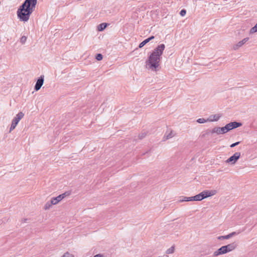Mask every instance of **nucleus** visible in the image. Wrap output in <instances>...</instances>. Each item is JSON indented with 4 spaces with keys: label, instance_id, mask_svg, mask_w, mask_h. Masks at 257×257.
<instances>
[{
    "label": "nucleus",
    "instance_id": "22",
    "mask_svg": "<svg viewBox=\"0 0 257 257\" xmlns=\"http://www.w3.org/2000/svg\"><path fill=\"white\" fill-rule=\"evenodd\" d=\"M173 137V135L172 134V132H171L167 136L164 137V138H165V139H164V140H168L170 138H172Z\"/></svg>",
    "mask_w": 257,
    "mask_h": 257
},
{
    "label": "nucleus",
    "instance_id": "28",
    "mask_svg": "<svg viewBox=\"0 0 257 257\" xmlns=\"http://www.w3.org/2000/svg\"><path fill=\"white\" fill-rule=\"evenodd\" d=\"M186 13V10L183 9V10H182L181 11V12H180V15H181V16H185V15Z\"/></svg>",
    "mask_w": 257,
    "mask_h": 257
},
{
    "label": "nucleus",
    "instance_id": "10",
    "mask_svg": "<svg viewBox=\"0 0 257 257\" xmlns=\"http://www.w3.org/2000/svg\"><path fill=\"white\" fill-rule=\"evenodd\" d=\"M249 40V38L246 37L244 38L241 41H239L237 44L234 45L233 46V49L234 50H236L241 47L243 45H244L248 40Z\"/></svg>",
    "mask_w": 257,
    "mask_h": 257
},
{
    "label": "nucleus",
    "instance_id": "25",
    "mask_svg": "<svg viewBox=\"0 0 257 257\" xmlns=\"http://www.w3.org/2000/svg\"><path fill=\"white\" fill-rule=\"evenodd\" d=\"M16 126H17V124H15L13 122H12L11 126L10 127V132H11V131L14 130L16 128Z\"/></svg>",
    "mask_w": 257,
    "mask_h": 257
},
{
    "label": "nucleus",
    "instance_id": "27",
    "mask_svg": "<svg viewBox=\"0 0 257 257\" xmlns=\"http://www.w3.org/2000/svg\"><path fill=\"white\" fill-rule=\"evenodd\" d=\"M211 131V130H207L206 131L205 133L204 134H203V137H205L206 135H207V136H208V135H209L210 134H212Z\"/></svg>",
    "mask_w": 257,
    "mask_h": 257
},
{
    "label": "nucleus",
    "instance_id": "23",
    "mask_svg": "<svg viewBox=\"0 0 257 257\" xmlns=\"http://www.w3.org/2000/svg\"><path fill=\"white\" fill-rule=\"evenodd\" d=\"M62 257H74L72 254L68 252H66L65 253Z\"/></svg>",
    "mask_w": 257,
    "mask_h": 257
},
{
    "label": "nucleus",
    "instance_id": "16",
    "mask_svg": "<svg viewBox=\"0 0 257 257\" xmlns=\"http://www.w3.org/2000/svg\"><path fill=\"white\" fill-rule=\"evenodd\" d=\"M52 205L53 204H52L51 201L50 202H47L44 206V209L45 210L49 209L51 207Z\"/></svg>",
    "mask_w": 257,
    "mask_h": 257
},
{
    "label": "nucleus",
    "instance_id": "26",
    "mask_svg": "<svg viewBox=\"0 0 257 257\" xmlns=\"http://www.w3.org/2000/svg\"><path fill=\"white\" fill-rule=\"evenodd\" d=\"M174 251V247H171V248H169L167 251V252L168 253H173Z\"/></svg>",
    "mask_w": 257,
    "mask_h": 257
},
{
    "label": "nucleus",
    "instance_id": "15",
    "mask_svg": "<svg viewBox=\"0 0 257 257\" xmlns=\"http://www.w3.org/2000/svg\"><path fill=\"white\" fill-rule=\"evenodd\" d=\"M257 32V23L256 25L253 27L249 31V33L250 34H253Z\"/></svg>",
    "mask_w": 257,
    "mask_h": 257
},
{
    "label": "nucleus",
    "instance_id": "24",
    "mask_svg": "<svg viewBox=\"0 0 257 257\" xmlns=\"http://www.w3.org/2000/svg\"><path fill=\"white\" fill-rule=\"evenodd\" d=\"M16 126H17V124H15L13 122H12L11 126L10 127V132H11V131L14 130L16 128Z\"/></svg>",
    "mask_w": 257,
    "mask_h": 257
},
{
    "label": "nucleus",
    "instance_id": "32",
    "mask_svg": "<svg viewBox=\"0 0 257 257\" xmlns=\"http://www.w3.org/2000/svg\"><path fill=\"white\" fill-rule=\"evenodd\" d=\"M154 38H155L154 36H152L150 37L149 38H147V40H148V41L149 42L151 40L154 39Z\"/></svg>",
    "mask_w": 257,
    "mask_h": 257
},
{
    "label": "nucleus",
    "instance_id": "29",
    "mask_svg": "<svg viewBox=\"0 0 257 257\" xmlns=\"http://www.w3.org/2000/svg\"><path fill=\"white\" fill-rule=\"evenodd\" d=\"M240 143L239 142H237L236 143H234L233 144H232L231 145H230V147L231 148H233L234 147H235L236 146L238 145Z\"/></svg>",
    "mask_w": 257,
    "mask_h": 257
},
{
    "label": "nucleus",
    "instance_id": "21",
    "mask_svg": "<svg viewBox=\"0 0 257 257\" xmlns=\"http://www.w3.org/2000/svg\"><path fill=\"white\" fill-rule=\"evenodd\" d=\"M102 58H103V56L101 54H100V53L97 54L95 56V59L96 60H97L98 61L101 60L102 59Z\"/></svg>",
    "mask_w": 257,
    "mask_h": 257
},
{
    "label": "nucleus",
    "instance_id": "30",
    "mask_svg": "<svg viewBox=\"0 0 257 257\" xmlns=\"http://www.w3.org/2000/svg\"><path fill=\"white\" fill-rule=\"evenodd\" d=\"M236 233L235 232H232L229 234H228L229 236V238H231V237H232L233 236H234V235H235Z\"/></svg>",
    "mask_w": 257,
    "mask_h": 257
},
{
    "label": "nucleus",
    "instance_id": "6",
    "mask_svg": "<svg viewBox=\"0 0 257 257\" xmlns=\"http://www.w3.org/2000/svg\"><path fill=\"white\" fill-rule=\"evenodd\" d=\"M211 133L214 134L216 133L217 135L219 134H224L226 133H227V130L226 126L220 127H215L212 130H211Z\"/></svg>",
    "mask_w": 257,
    "mask_h": 257
},
{
    "label": "nucleus",
    "instance_id": "7",
    "mask_svg": "<svg viewBox=\"0 0 257 257\" xmlns=\"http://www.w3.org/2000/svg\"><path fill=\"white\" fill-rule=\"evenodd\" d=\"M241 125L242 123L241 122L233 121L227 124L225 126L227 127V131L228 132L232 129L236 128Z\"/></svg>",
    "mask_w": 257,
    "mask_h": 257
},
{
    "label": "nucleus",
    "instance_id": "14",
    "mask_svg": "<svg viewBox=\"0 0 257 257\" xmlns=\"http://www.w3.org/2000/svg\"><path fill=\"white\" fill-rule=\"evenodd\" d=\"M106 26H107L106 23H103L100 24V25H99L98 26V30L99 31H102L106 28Z\"/></svg>",
    "mask_w": 257,
    "mask_h": 257
},
{
    "label": "nucleus",
    "instance_id": "2",
    "mask_svg": "<svg viewBox=\"0 0 257 257\" xmlns=\"http://www.w3.org/2000/svg\"><path fill=\"white\" fill-rule=\"evenodd\" d=\"M37 0H25L17 11V16L21 21L27 22L35 10Z\"/></svg>",
    "mask_w": 257,
    "mask_h": 257
},
{
    "label": "nucleus",
    "instance_id": "11",
    "mask_svg": "<svg viewBox=\"0 0 257 257\" xmlns=\"http://www.w3.org/2000/svg\"><path fill=\"white\" fill-rule=\"evenodd\" d=\"M237 245L238 244L237 242H233L231 243L228 244L224 246L226 248V249L227 250V251L229 252L235 249L237 247Z\"/></svg>",
    "mask_w": 257,
    "mask_h": 257
},
{
    "label": "nucleus",
    "instance_id": "8",
    "mask_svg": "<svg viewBox=\"0 0 257 257\" xmlns=\"http://www.w3.org/2000/svg\"><path fill=\"white\" fill-rule=\"evenodd\" d=\"M44 81V76L43 75H41L37 80L36 83L35 84L34 89L36 91H38L42 86L43 85Z\"/></svg>",
    "mask_w": 257,
    "mask_h": 257
},
{
    "label": "nucleus",
    "instance_id": "13",
    "mask_svg": "<svg viewBox=\"0 0 257 257\" xmlns=\"http://www.w3.org/2000/svg\"><path fill=\"white\" fill-rule=\"evenodd\" d=\"M221 115L220 114H216L214 115H211L207 119L208 121H217L220 117Z\"/></svg>",
    "mask_w": 257,
    "mask_h": 257
},
{
    "label": "nucleus",
    "instance_id": "17",
    "mask_svg": "<svg viewBox=\"0 0 257 257\" xmlns=\"http://www.w3.org/2000/svg\"><path fill=\"white\" fill-rule=\"evenodd\" d=\"M230 238L228 234L226 235L219 236L217 237L218 240L228 239Z\"/></svg>",
    "mask_w": 257,
    "mask_h": 257
},
{
    "label": "nucleus",
    "instance_id": "1",
    "mask_svg": "<svg viewBox=\"0 0 257 257\" xmlns=\"http://www.w3.org/2000/svg\"><path fill=\"white\" fill-rule=\"evenodd\" d=\"M165 46L162 44L156 47L146 61V67L152 71H156L160 65L161 57L164 50Z\"/></svg>",
    "mask_w": 257,
    "mask_h": 257
},
{
    "label": "nucleus",
    "instance_id": "18",
    "mask_svg": "<svg viewBox=\"0 0 257 257\" xmlns=\"http://www.w3.org/2000/svg\"><path fill=\"white\" fill-rule=\"evenodd\" d=\"M149 42L148 40H147V39H145V40H144L143 42H142L140 44H139V47L140 48H142L143 47H144L145 46V45H146L147 43H148Z\"/></svg>",
    "mask_w": 257,
    "mask_h": 257
},
{
    "label": "nucleus",
    "instance_id": "33",
    "mask_svg": "<svg viewBox=\"0 0 257 257\" xmlns=\"http://www.w3.org/2000/svg\"><path fill=\"white\" fill-rule=\"evenodd\" d=\"M94 257H103V255H102L100 254H98L95 255Z\"/></svg>",
    "mask_w": 257,
    "mask_h": 257
},
{
    "label": "nucleus",
    "instance_id": "4",
    "mask_svg": "<svg viewBox=\"0 0 257 257\" xmlns=\"http://www.w3.org/2000/svg\"><path fill=\"white\" fill-rule=\"evenodd\" d=\"M241 156V153L240 152H236L233 155L229 157L226 161V163H230L231 165H234L237 161V160L239 159Z\"/></svg>",
    "mask_w": 257,
    "mask_h": 257
},
{
    "label": "nucleus",
    "instance_id": "9",
    "mask_svg": "<svg viewBox=\"0 0 257 257\" xmlns=\"http://www.w3.org/2000/svg\"><path fill=\"white\" fill-rule=\"evenodd\" d=\"M227 252H228L224 245L218 248L216 251H214L213 255V256H217L219 255L223 254Z\"/></svg>",
    "mask_w": 257,
    "mask_h": 257
},
{
    "label": "nucleus",
    "instance_id": "5",
    "mask_svg": "<svg viewBox=\"0 0 257 257\" xmlns=\"http://www.w3.org/2000/svg\"><path fill=\"white\" fill-rule=\"evenodd\" d=\"M69 193L68 192H65L62 194H60L57 196L56 197H54L51 199L52 204L53 205H56L60 201H61L64 198H65L66 196L68 195Z\"/></svg>",
    "mask_w": 257,
    "mask_h": 257
},
{
    "label": "nucleus",
    "instance_id": "20",
    "mask_svg": "<svg viewBox=\"0 0 257 257\" xmlns=\"http://www.w3.org/2000/svg\"><path fill=\"white\" fill-rule=\"evenodd\" d=\"M207 121H208L207 119H205V118H198L197 120V122L199 123H203L206 122Z\"/></svg>",
    "mask_w": 257,
    "mask_h": 257
},
{
    "label": "nucleus",
    "instance_id": "31",
    "mask_svg": "<svg viewBox=\"0 0 257 257\" xmlns=\"http://www.w3.org/2000/svg\"><path fill=\"white\" fill-rule=\"evenodd\" d=\"M145 136H146L145 134H142L139 136V138L140 139H142L145 137Z\"/></svg>",
    "mask_w": 257,
    "mask_h": 257
},
{
    "label": "nucleus",
    "instance_id": "3",
    "mask_svg": "<svg viewBox=\"0 0 257 257\" xmlns=\"http://www.w3.org/2000/svg\"><path fill=\"white\" fill-rule=\"evenodd\" d=\"M215 190H205L193 197H182L183 199L179 200L178 202H182L183 201H201L207 197H210L215 195Z\"/></svg>",
    "mask_w": 257,
    "mask_h": 257
},
{
    "label": "nucleus",
    "instance_id": "19",
    "mask_svg": "<svg viewBox=\"0 0 257 257\" xmlns=\"http://www.w3.org/2000/svg\"><path fill=\"white\" fill-rule=\"evenodd\" d=\"M27 37L25 36H23L20 39V42L22 44H24L27 41Z\"/></svg>",
    "mask_w": 257,
    "mask_h": 257
},
{
    "label": "nucleus",
    "instance_id": "12",
    "mask_svg": "<svg viewBox=\"0 0 257 257\" xmlns=\"http://www.w3.org/2000/svg\"><path fill=\"white\" fill-rule=\"evenodd\" d=\"M24 113L22 112H19L16 116L14 118L12 122L16 124H18L19 121L24 117Z\"/></svg>",
    "mask_w": 257,
    "mask_h": 257
}]
</instances>
